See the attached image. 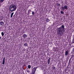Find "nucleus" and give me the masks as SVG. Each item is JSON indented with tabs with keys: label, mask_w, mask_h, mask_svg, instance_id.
<instances>
[{
	"label": "nucleus",
	"mask_w": 74,
	"mask_h": 74,
	"mask_svg": "<svg viewBox=\"0 0 74 74\" xmlns=\"http://www.w3.org/2000/svg\"><path fill=\"white\" fill-rule=\"evenodd\" d=\"M4 63H5V57H4L3 59V62L2 63L3 64H4Z\"/></svg>",
	"instance_id": "6e6552de"
},
{
	"label": "nucleus",
	"mask_w": 74,
	"mask_h": 74,
	"mask_svg": "<svg viewBox=\"0 0 74 74\" xmlns=\"http://www.w3.org/2000/svg\"><path fill=\"white\" fill-rule=\"evenodd\" d=\"M36 69H37L36 67H34L32 69V71H33V72H34V73H35V72L36 70Z\"/></svg>",
	"instance_id": "39448f33"
},
{
	"label": "nucleus",
	"mask_w": 74,
	"mask_h": 74,
	"mask_svg": "<svg viewBox=\"0 0 74 74\" xmlns=\"http://www.w3.org/2000/svg\"><path fill=\"white\" fill-rule=\"evenodd\" d=\"M68 9V7H67V6L66 5H65L64 7L62 6L61 7V10H62V11H64V10H67Z\"/></svg>",
	"instance_id": "7ed1b4c3"
},
{
	"label": "nucleus",
	"mask_w": 74,
	"mask_h": 74,
	"mask_svg": "<svg viewBox=\"0 0 74 74\" xmlns=\"http://www.w3.org/2000/svg\"><path fill=\"white\" fill-rule=\"evenodd\" d=\"M1 35L2 36H4V34L3 32H2L1 33Z\"/></svg>",
	"instance_id": "4468645a"
},
{
	"label": "nucleus",
	"mask_w": 74,
	"mask_h": 74,
	"mask_svg": "<svg viewBox=\"0 0 74 74\" xmlns=\"http://www.w3.org/2000/svg\"><path fill=\"white\" fill-rule=\"evenodd\" d=\"M4 25V22L3 21H1L0 22V25H1V26H3Z\"/></svg>",
	"instance_id": "20e7f679"
},
{
	"label": "nucleus",
	"mask_w": 74,
	"mask_h": 74,
	"mask_svg": "<svg viewBox=\"0 0 74 74\" xmlns=\"http://www.w3.org/2000/svg\"><path fill=\"white\" fill-rule=\"evenodd\" d=\"M57 5H60V4H59V3H57Z\"/></svg>",
	"instance_id": "aec40b11"
},
{
	"label": "nucleus",
	"mask_w": 74,
	"mask_h": 74,
	"mask_svg": "<svg viewBox=\"0 0 74 74\" xmlns=\"http://www.w3.org/2000/svg\"><path fill=\"white\" fill-rule=\"evenodd\" d=\"M69 51H66L65 52V56H68L69 55Z\"/></svg>",
	"instance_id": "423d86ee"
},
{
	"label": "nucleus",
	"mask_w": 74,
	"mask_h": 74,
	"mask_svg": "<svg viewBox=\"0 0 74 74\" xmlns=\"http://www.w3.org/2000/svg\"><path fill=\"white\" fill-rule=\"evenodd\" d=\"M28 69H30V68H31V66H30V65H29L28 66Z\"/></svg>",
	"instance_id": "f8f14e48"
},
{
	"label": "nucleus",
	"mask_w": 74,
	"mask_h": 74,
	"mask_svg": "<svg viewBox=\"0 0 74 74\" xmlns=\"http://www.w3.org/2000/svg\"><path fill=\"white\" fill-rule=\"evenodd\" d=\"M16 6L15 5L12 4L10 5L9 7V10L11 11V12H13L16 10Z\"/></svg>",
	"instance_id": "f03ea898"
},
{
	"label": "nucleus",
	"mask_w": 74,
	"mask_h": 74,
	"mask_svg": "<svg viewBox=\"0 0 74 74\" xmlns=\"http://www.w3.org/2000/svg\"><path fill=\"white\" fill-rule=\"evenodd\" d=\"M27 72L28 73H30V71H29V70H27Z\"/></svg>",
	"instance_id": "a211bd4d"
},
{
	"label": "nucleus",
	"mask_w": 74,
	"mask_h": 74,
	"mask_svg": "<svg viewBox=\"0 0 74 74\" xmlns=\"http://www.w3.org/2000/svg\"><path fill=\"white\" fill-rule=\"evenodd\" d=\"M27 36L26 34H24L23 35V37H24V38H25V37H27Z\"/></svg>",
	"instance_id": "9d476101"
},
{
	"label": "nucleus",
	"mask_w": 74,
	"mask_h": 74,
	"mask_svg": "<svg viewBox=\"0 0 74 74\" xmlns=\"http://www.w3.org/2000/svg\"><path fill=\"white\" fill-rule=\"evenodd\" d=\"M24 45L25 47H27V46H28V45L27 44V43H25L24 44Z\"/></svg>",
	"instance_id": "1a4fd4ad"
},
{
	"label": "nucleus",
	"mask_w": 74,
	"mask_h": 74,
	"mask_svg": "<svg viewBox=\"0 0 74 74\" xmlns=\"http://www.w3.org/2000/svg\"><path fill=\"white\" fill-rule=\"evenodd\" d=\"M53 70H55L56 69H55V67H54L53 68Z\"/></svg>",
	"instance_id": "6ab92c4d"
},
{
	"label": "nucleus",
	"mask_w": 74,
	"mask_h": 74,
	"mask_svg": "<svg viewBox=\"0 0 74 74\" xmlns=\"http://www.w3.org/2000/svg\"><path fill=\"white\" fill-rule=\"evenodd\" d=\"M49 21V19L48 18H47L46 20V22H48Z\"/></svg>",
	"instance_id": "ddd939ff"
},
{
	"label": "nucleus",
	"mask_w": 74,
	"mask_h": 74,
	"mask_svg": "<svg viewBox=\"0 0 74 74\" xmlns=\"http://www.w3.org/2000/svg\"><path fill=\"white\" fill-rule=\"evenodd\" d=\"M0 39H1V37H0Z\"/></svg>",
	"instance_id": "412c9836"
},
{
	"label": "nucleus",
	"mask_w": 74,
	"mask_h": 74,
	"mask_svg": "<svg viewBox=\"0 0 74 74\" xmlns=\"http://www.w3.org/2000/svg\"><path fill=\"white\" fill-rule=\"evenodd\" d=\"M51 60V58H49L47 60V63L48 64H49V63H50V60Z\"/></svg>",
	"instance_id": "0eeeda50"
},
{
	"label": "nucleus",
	"mask_w": 74,
	"mask_h": 74,
	"mask_svg": "<svg viewBox=\"0 0 74 74\" xmlns=\"http://www.w3.org/2000/svg\"><path fill=\"white\" fill-rule=\"evenodd\" d=\"M4 0H1L0 1V2H1V3H3Z\"/></svg>",
	"instance_id": "dca6fc26"
},
{
	"label": "nucleus",
	"mask_w": 74,
	"mask_h": 74,
	"mask_svg": "<svg viewBox=\"0 0 74 74\" xmlns=\"http://www.w3.org/2000/svg\"><path fill=\"white\" fill-rule=\"evenodd\" d=\"M32 15H34V12H32Z\"/></svg>",
	"instance_id": "f3484780"
},
{
	"label": "nucleus",
	"mask_w": 74,
	"mask_h": 74,
	"mask_svg": "<svg viewBox=\"0 0 74 74\" xmlns=\"http://www.w3.org/2000/svg\"><path fill=\"white\" fill-rule=\"evenodd\" d=\"M70 61H71V60H69V62H70Z\"/></svg>",
	"instance_id": "4be33fe9"
},
{
	"label": "nucleus",
	"mask_w": 74,
	"mask_h": 74,
	"mask_svg": "<svg viewBox=\"0 0 74 74\" xmlns=\"http://www.w3.org/2000/svg\"><path fill=\"white\" fill-rule=\"evenodd\" d=\"M60 12L62 14H64V12H63V11H61Z\"/></svg>",
	"instance_id": "2eb2a0df"
},
{
	"label": "nucleus",
	"mask_w": 74,
	"mask_h": 74,
	"mask_svg": "<svg viewBox=\"0 0 74 74\" xmlns=\"http://www.w3.org/2000/svg\"><path fill=\"white\" fill-rule=\"evenodd\" d=\"M64 29H65V28H64V25H62L61 27L58 28L57 32L59 36H62V34H64L63 33H64Z\"/></svg>",
	"instance_id": "f257e3e1"
},
{
	"label": "nucleus",
	"mask_w": 74,
	"mask_h": 74,
	"mask_svg": "<svg viewBox=\"0 0 74 74\" xmlns=\"http://www.w3.org/2000/svg\"><path fill=\"white\" fill-rule=\"evenodd\" d=\"M13 14H14V12H12L11 13L10 18H12V16H13Z\"/></svg>",
	"instance_id": "9b49d317"
}]
</instances>
